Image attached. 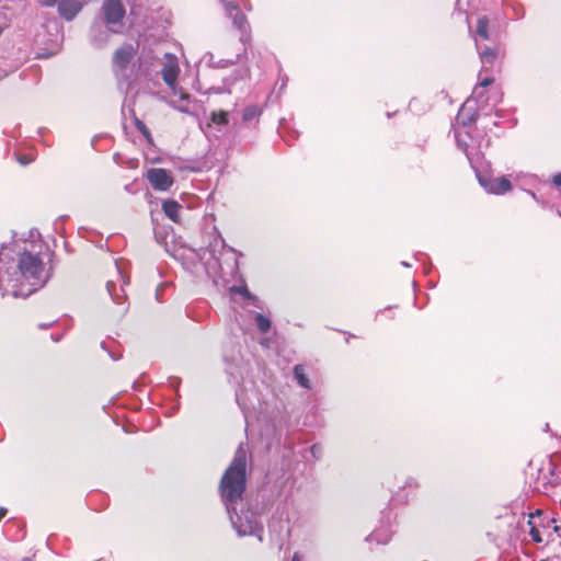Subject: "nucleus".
Returning a JSON list of instances; mask_svg holds the SVG:
<instances>
[{
  "mask_svg": "<svg viewBox=\"0 0 561 561\" xmlns=\"http://www.w3.org/2000/svg\"><path fill=\"white\" fill-rule=\"evenodd\" d=\"M247 463L248 450L244 444H240L219 482V493L222 501L236 503L242 499L247 488Z\"/></svg>",
  "mask_w": 561,
  "mask_h": 561,
  "instance_id": "nucleus-1",
  "label": "nucleus"
},
{
  "mask_svg": "<svg viewBox=\"0 0 561 561\" xmlns=\"http://www.w3.org/2000/svg\"><path fill=\"white\" fill-rule=\"evenodd\" d=\"M51 256L50 251L32 253L25 250L19 253L16 264L7 267L5 273L25 279H48L51 276Z\"/></svg>",
  "mask_w": 561,
  "mask_h": 561,
  "instance_id": "nucleus-2",
  "label": "nucleus"
},
{
  "mask_svg": "<svg viewBox=\"0 0 561 561\" xmlns=\"http://www.w3.org/2000/svg\"><path fill=\"white\" fill-rule=\"evenodd\" d=\"M131 7L135 5L133 0H126ZM102 13L106 25L111 32L117 33L123 27V20L126 11L122 0H104L102 4Z\"/></svg>",
  "mask_w": 561,
  "mask_h": 561,
  "instance_id": "nucleus-3",
  "label": "nucleus"
},
{
  "mask_svg": "<svg viewBox=\"0 0 561 561\" xmlns=\"http://www.w3.org/2000/svg\"><path fill=\"white\" fill-rule=\"evenodd\" d=\"M556 520L548 516H545L540 510H537L535 513L529 515L528 526H529V536L533 541L536 543H541L543 541V537H550L549 528L551 524H554Z\"/></svg>",
  "mask_w": 561,
  "mask_h": 561,
  "instance_id": "nucleus-4",
  "label": "nucleus"
},
{
  "mask_svg": "<svg viewBox=\"0 0 561 561\" xmlns=\"http://www.w3.org/2000/svg\"><path fill=\"white\" fill-rule=\"evenodd\" d=\"M477 47L479 46L477 45ZM478 50L481 58L482 68L481 71L479 72V83L474 88V94L477 96H480L482 89L489 87L494 81L492 77L484 76V72H486L489 68H492L494 66V62L497 59V53L490 47H486L484 49L478 48Z\"/></svg>",
  "mask_w": 561,
  "mask_h": 561,
  "instance_id": "nucleus-5",
  "label": "nucleus"
},
{
  "mask_svg": "<svg viewBox=\"0 0 561 561\" xmlns=\"http://www.w3.org/2000/svg\"><path fill=\"white\" fill-rule=\"evenodd\" d=\"M226 9L227 15L232 19L233 25L240 31V41L247 43L250 38V31L245 15L233 4V0H220Z\"/></svg>",
  "mask_w": 561,
  "mask_h": 561,
  "instance_id": "nucleus-6",
  "label": "nucleus"
},
{
  "mask_svg": "<svg viewBox=\"0 0 561 561\" xmlns=\"http://www.w3.org/2000/svg\"><path fill=\"white\" fill-rule=\"evenodd\" d=\"M147 180L156 191H168L173 184L172 173L161 168L150 169L147 172Z\"/></svg>",
  "mask_w": 561,
  "mask_h": 561,
  "instance_id": "nucleus-7",
  "label": "nucleus"
},
{
  "mask_svg": "<svg viewBox=\"0 0 561 561\" xmlns=\"http://www.w3.org/2000/svg\"><path fill=\"white\" fill-rule=\"evenodd\" d=\"M136 54L133 45L125 44L119 47L113 56V67L117 76L123 75Z\"/></svg>",
  "mask_w": 561,
  "mask_h": 561,
  "instance_id": "nucleus-8",
  "label": "nucleus"
},
{
  "mask_svg": "<svg viewBox=\"0 0 561 561\" xmlns=\"http://www.w3.org/2000/svg\"><path fill=\"white\" fill-rule=\"evenodd\" d=\"M180 72L178 58L174 55H164V65L161 70L164 82L172 89H175L178 76Z\"/></svg>",
  "mask_w": 561,
  "mask_h": 561,
  "instance_id": "nucleus-9",
  "label": "nucleus"
},
{
  "mask_svg": "<svg viewBox=\"0 0 561 561\" xmlns=\"http://www.w3.org/2000/svg\"><path fill=\"white\" fill-rule=\"evenodd\" d=\"M477 106L479 103L474 95L471 99H468L462 106L460 107L457 115V123L462 126L470 125L477 119Z\"/></svg>",
  "mask_w": 561,
  "mask_h": 561,
  "instance_id": "nucleus-10",
  "label": "nucleus"
},
{
  "mask_svg": "<svg viewBox=\"0 0 561 561\" xmlns=\"http://www.w3.org/2000/svg\"><path fill=\"white\" fill-rule=\"evenodd\" d=\"M480 183L486 192L492 194H504L512 187L510 180L504 176L480 179Z\"/></svg>",
  "mask_w": 561,
  "mask_h": 561,
  "instance_id": "nucleus-11",
  "label": "nucleus"
},
{
  "mask_svg": "<svg viewBox=\"0 0 561 561\" xmlns=\"http://www.w3.org/2000/svg\"><path fill=\"white\" fill-rule=\"evenodd\" d=\"M57 4L59 15L67 21L75 19L82 9V3L78 0H60Z\"/></svg>",
  "mask_w": 561,
  "mask_h": 561,
  "instance_id": "nucleus-12",
  "label": "nucleus"
},
{
  "mask_svg": "<svg viewBox=\"0 0 561 561\" xmlns=\"http://www.w3.org/2000/svg\"><path fill=\"white\" fill-rule=\"evenodd\" d=\"M484 89L485 88L482 89L480 96H477L473 93L474 98L477 99V101L479 103V107L485 108L488 105H491L492 107L496 106L502 101V98H503L502 92L496 88L491 89L490 95L485 100H483Z\"/></svg>",
  "mask_w": 561,
  "mask_h": 561,
  "instance_id": "nucleus-13",
  "label": "nucleus"
},
{
  "mask_svg": "<svg viewBox=\"0 0 561 561\" xmlns=\"http://www.w3.org/2000/svg\"><path fill=\"white\" fill-rule=\"evenodd\" d=\"M182 206L173 199H168L162 204V210L165 216L174 222H180V214L182 211Z\"/></svg>",
  "mask_w": 561,
  "mask_h": 561,
  "instance_id": "nucleus-14",
  "label": "nucleus"
},
{
  "mask_svg": "<svg viewBox=\"0 0 561 561\" xmlns=\"http://www.w3.org/2000/svg\"><path fill=\"white\" fill-rule=\"evenodd\" d=\"M10 285L11 289L10 293L13 298H26L30 296L36 288L27 287L24 288L27 283H7Z\"/></svg>",
  "mask_w": 561,
  "mask_h": 561,
  "instance_id": "nucleus-15",
  "label": "nucleus"
},
{
  "mask_svg": "<svg viewBox=\"0 0 561 561\" xmlns=\"http://www.w3.org/2000/svg\"><path fill=\"white\" fill-rule=\"evenodd\" d=\"M391 539V535L388 530H374L368 537L367 541L387 545Z\"/></svg>",
  "mask_w": 561,
  "mask_h": 561,
  "instance_id": "nucleus-16",
  "label": "nucleus"
},
{
  "mask_svg": "<svg viewBox=\"0 0 561 561\" xmlns=\"http://www.w3.org/2000/svg\"><path fill=\"white\" fill-rule=\"evenodd\" d=\"M294 376L299 386L306 389L310 388V381L306 375L305 367L302 365H296L294 367Z\"/></svg>",
  "mask_w": 561,
  "mask_h": 561,
  "instance_id": "nucleus-17",
  "label": "nucleus"
},
{
  "mask_svg": "<svg viewBox=\"0 0 561 561\" xmlns=\"http://www.w3.org/2000/svg\"><path fill=\"white\" fill-rule=\"evenodd\" d=\"M255 324L261 333H266L271 329V320L262 313L255 314Z\"/></svg>",
  "mask_w": 561,
  "mask_h": 561,
  "instance_id": "nucleus-18",
  "label": "nucleus"
},
{
  "mask_svg": "<svg viewBox=\"0 0 561 561\" xmlns=\"http://www.w3.org/2000/svg\"><path fill=\"white\" fill-rule=\"evenodd\" d=\"M488 25H489V21L485 16L479 18L478 22H477V30H476L477 36H479L482 39H488L489 38Z\"/></svg>",
  "mask_w": 561,
  "mask_h": 561,
  "instance_id": "nucleus-19",
  "label": "nucleus"
},
{
  "mask_svg": "<svg viewBox=\"0 0 561 561\" xmlns=\"http://www.w3.org/2000/svg\"><path fill=\"white\" fill-rule=\"evenodd\" d=\"M230 294L231 295H234V294H240L242 295L245 299H249V300H255L256 298L251 294V291L249 290V288L247 287L245 284L241 285V286H232L230 287L229 289Z\"/></svg>",
  "mask_w": 561,
  "mask_h": 561,
  "instance_id": "nucleus-20",
  "label": "nucleus"
},
{
  "mask_svg": "<svg viewBox=\"0 0 561 561\" xmlns=\"http://www.w3.org/2000/svg\"><path fill=\"white\" fill-rule=\"evenodd\" d=\"M228 113L225 111L213 112L211 113V122L218 125H225L228 123Z\"/></svg>",
  "mask_w": 561,
  "mask_h": 561,
  "instance_id": "nucleus-21",
  "label": "nucleus"
},
{
  "mask_svg": "<svg viewBox=\"0 0 561 561\" xmlns=\"http://www.w3.org/2000/svg\"><path fill=\"white\" fill-rule=\"evenodd\" d=\"M136 127L146 137V139L148 141H151V134H150L149 129L147 128V126L142 122L137 121Z\"/></svg>",
  "mask_w": 561,
  "mask_h": 561,
  "instance_id": "nucleus-22",
  "label": "nucleus"
},
{
  "mask_svg": "<svg viewBox=\"0 0 561 561\" xmlns=\"http://www.w3.org/2000/svg\"><path fill=\"white\" fill-rule=\"evenodd\" d=\"M8 250H11L10 249V245L9 244H1L0 247V264H5L7 261L9 260V255H8Z\"/></svg>",
  "mask_w": 561,
  "mask_h": 561,
  "instance_id": "nucleus-23",
  "label": "nucleus"
},
{
  "mask_svg": "<svg viewBox=\"0 0 561 561\" xmlns=\"http://www.w3.org/2000/svg\"><path fill=\"white\" fill-rule=\"evenodd\" d=\"M257 115V111L255 107H247L243 112V119L250 121Z\"/></svg>",
  "mask_w": 561,
  "mask_h": 561,
  "instance_id": "nucleus-24",
  "label": "nucleus"
},
{
  "mask_svg": "<svg viewBox=\"0 0 561 561\" xmlns=\"http://www.w3.org/2000/svg\"><path fill=\"white\" fill-rule=\"evenodd\" d=\"M33 160H34V158L31 154H19L18 156V161L24 165L31 163Z\"/></svg>",
  "mask_w": 561,
  "mask_h": 561,
  "instance_id": "nucleus-25",
  "label": "nucleus"
},
{
  "mask_svg": "<svg viewBox=\"0 0 561 561\" xmlns=\"http://www.w3.org/2000/svg\"><path fill=\"white\" fill-rule=\"evenodd\" d=\"M123 263H124V262H123L122 260H121V261H116V262H115V265H116V267H117L118 272L121 273V275H122L123 279H125V278H129L130 276H129L128 274H125V273L123 272Z\"/></svg>",
  "mask_w": 561,
  "mask_h": 561,
  "instance_id": "nucleus-26",
  "label": "nucleus"
},
{
  "mask_svg": "<svg viewBox=\"0 0 561 561\" xmlns=\"http://www.w3.org/2000/svg\"><path fill=\"white\" fill-rule=\"evenodd\" d=\"M460 135H461V134H460V131H458V130H457V131H456V140H457V144H458V146H459L460 148H462L463 150H466V148H467V144H466V142H463V139H460Z\"/></svg>",
  "mask_w": 561,
  "mask_h": 561,
  "instance_id": "nucleus-27",
  "label": "nucleus"
},
{
  "mask_svg": "<svg viewBox=\"0 0 561 561\" xmlns=\"http://www.w3.org/2000/svg\"><path fill=\"white\" fill-rule=\"evenodd\" d=\"M44 7H54L57 0H37Z\"/></svg>",
  "mask_w": 561,
  "mask_h": 561,
  "instance_id": "nucleus-28",
  "label": "nucleus"
},
{
  "mask_svg": "<svg viewBox=\"0 0 561 561\" xmlns=\"http://www.w3.org/2000/svg\"><path fill=\"white\" fill-rule=\"evenodd\" d=\"M553 183H554L557 186L561 187V173H559V174L554 175V178H553Z\"/></svg>",
  "mask_w": 561,
  "mask_h": 561,
  "instance_id": "nucleus-29",
  "label": "nucleus"
},
{
  "mask_svg": "<svg viewBox=\"0 0 561 561\" xmlns=\"http://www.w3.org/2000/svg\"><path fill=\"white\" fill-rule=\"evenodd\" d=\"M8 511L5 507H0V520L7 515Z\"/></svg>",
  "mask_w": 561,
  "mask_h": 561,
  "instance_id": "nucleus-30",
  "label": "nucleus"
},
{
  "mask_svg": "<svg viewBox=\"0 0 561 561\" xmlns=\"http://www.w3.org/2000/svg\"><path fill=\"white\" fill-rule=\"evenodd\" d=\"M291 561H300V557L297 553H295Z\"/></svg>",
  "mask_w": 561,
  "mask_h": 561,
  "instance_id": "nucleus-31",
  "label": "nucleus"
},
{
  "mask_svg": "<svg viewBox=\"0 0 561 561\" xmlns=\"http://www.w3.org/2000/svg\"><path fill=\"white\" fill-rule=\"evenodd\" d=\"M161 284L157 287V297L160 295V291H161Z\"/></svg>",
  "mask_w": 561,
  "mask_h": 561,
  "instance_id": "nucleus-32",
  "label": "nucleus"
},
{
  "mask_svg": "<svg viewBox=\"0 0 561 561\" xmlns=\"http://www.w3.org/2000/svg\"><path fill=\"white\" fill-rule=\"evenodd\" d=\"M107 291L111 294L112 289L111 287L107 285Z\"/></svg>",
  "mask_w": 561,
  "mask_h": 561,
  "instance_id": "nucleus-33",
  "label": "nucleus"
}]
</instances>
